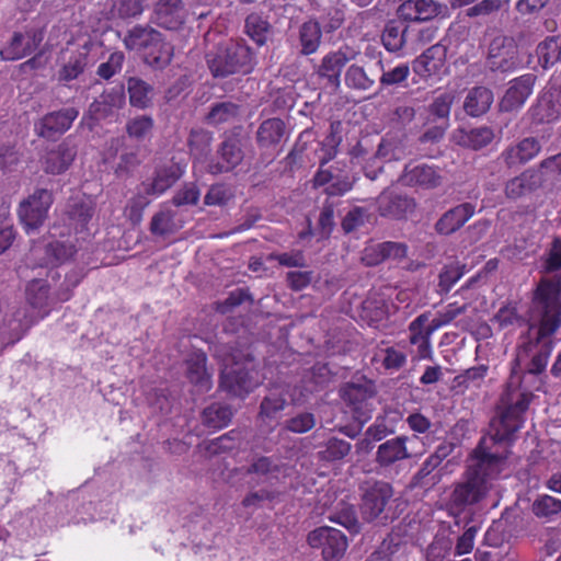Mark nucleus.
<instances>
[{
	"mask_svg": "<svg viewBox=\"0 0 561 561\" xmlns=\"http://www.w3.org/2000/svg\"><path fill=\"white\" fill-rule=\"evenodd\" d=\"M494 139V131L488 126L472 128L461 135L460 145L473 150L489 146Z\"/></svg>",
	"mask_w": 561,
	"mask_h": 561,
	"instance_id": "50",
	"label": "nucleus"
},
{
	"mask_svg": "<svg viewBox=\"0 0 561 561\" xmlns=\"http://www.w3.org/2000/svg\"><path fill=\"white\" fill-rule=\"evenodd\" d=\"M238 435L236 431H230L211 440L208 446L210 456H221V454H231L238 450L240 445V439L237 437Z\"/></svg>",
	"mask_w": 561,
	"mask_h": 561,
	"instance_id": "57",
	"label": "nucleus"
},
{
	"mask_svg": "<svg viewBox=\"0 0 561 561\" xmlns=\"http://www.w3.org/2000/svg\"><path fill=\"white\" fill-rule=\"evenodd\" d=\"M381 75L378 77L380 90L391 87H407V81L411 75V68L408 62H400L392 68L379 69Z\"/></svg>",
	"mask_w": 561,
	"mask_h": 561,
	"instance_id": "48",
	"label": "nucleus"
},
{
	"mask_svg": "<svg viewBox=\"0 0 561 561\" xmlns=\"http://www.w3.org/2000/svg\"><path fill=\"white\" fill-rule=\"evenodd\" d=\"M322 42V28L320 23L310 19L298 28L299 53L302 56L316 54Z\"/></svg>",
	"mask_w": 561,
	"mask_h": 561,
	"instance_id": "35",
	"label": "nucleus"
},
{
	"mask_svg": "<svg viewBox=\"0 0 561 561\" xmlns=\"http://www.w3.org/2000/svg\"><path fill=\"white\" fill-rule=\"evenodd\" d=\"M415 207L414 198L393 191H385L377 198V209L381 217L403 219L413 213Z\"/></svg>",
	"mask_w": 561,
	"mask_h": 561,
	"instance_id": "20",
	"label": "nucleus"
},
{
	"mask_svg": "<svg viewBox=\"0 0 561 561\" xmlns=\"http://www.w3.org/2000/svg\"><path fill=\"white\" fill-rule=\"evenodd\" d=\"M316 426V416L310 412L299 413L285 422V428L293 433H307Z\"/></svg>",
	"mask_w": 561,
	"mask_h": 561,
	"instance_id": "62",
	"label": "nucleus"
},
{
	"mask_svg": "<svg viewBox=\"0 0 561 561\" xmlns=\"http://www.w3.org/2000/svg\"><path fill=\"white\" fill-rule=\"evenodd\" d=\"M427 322L428 316L422 313L409 324V341L412 345L417 347L420 358H428L432 354L431 335L436 329H432L431 322L426 325Z\"/></svg>",
	"mask_w": 561,
	"mask_h": 561,
	"instance_id": "29",
	"label": "nucleus"
},
{
	"mask_svg": "<svg viewBox=\"0 0 561 561\" xmlns=\"http://www.w3.org/2000/svg\"><path fill=\"white\" fill-rule=\"evenodd\" d=\"M437 13V5L433 0H405L398 8V16L403 21H428Z\"/></svg>",
	"mask_w": 561,
	"mask_h": 561,
	"instance_id": "32",
	"label": "nucleus"
},
{
	"mask_svg": "<svg viewBox=\"0 0 561 561\" xmlns=\"http://www.w3.org/2000/svg\"><path fill=\"white\" fill-rule=\"evenodd\" d=\"M77 157V147L67 139L46 151L42 159L43 170L47 174L65 173Z\"/></svg>",
	"mask_w": 561,
	"mask_h": 561,
	"instance_id": "21",
	"label": "nucleus"
},
{
	"mask_svg": "<svg viewBox=\"0 0 561 561\" xmlns=\"http://www.w3.org/2000/svg\"><path fill=\"white\" fill-rule=\"evenodd\" d=\"M240 113V106L233 102H219L211 105L206 122L210 125L218 126L234 121Z\"/></svg>",
	"mask_w": 561,
	"mask_h": 561,
	"instance_id": "49",
	"label": "nucleus"
},
{
	"mask_svg": "<svg viewBox=\"0 0 561 561\" xmlns=\"http://www.w3.org/2000/svg\"><path fill=\"white\" fill-rule=\"evenodd\" d=\"M125 61V55L122 51L112 53L105 62H102L96 70V75L104 79L110 80L116 73L121 72Z\"/></svg>",
	"mask_w": 561,
	"mask_h": 561,
	"instance_id": "60",
	"label": "nucleus"
},
{
	"mask_svg": "<svg viewBox=\"0 0 561 561\" xmlns=\"http://www.w3.org/2000/svg\"><path fill=\"white\" fill-rule=\"evenodd\" d=\"M85 274L83 268H71L64 277L56 268L48 270L45 278H33L25 286V300L27 305L36 310L37 317L28 316L26 311L15 312L14 318L19 321V331L24 335L39 320H43L51 310L60 304L69 301L73 296L75 288L81 283Z\"/></svg>",
	"mask_w": 561,
	"mask_h": 561,
	"instance_id": "2",
	"label": "nucleus"
},
{
	"mask_svg": "<svg viewBox=\"0 0 561 561\" xmlns=\"http://www.w3.org/2000/svg\"><path fill=\"white\" fill-rule=\"evenodd\" d=\"M530 319L528 331L535 330V336L527 335L515 347L508 363L510 373L490 423L493 433L490 437H482L470 456H500L499 451L488 450L486 443L512 442L524 426L535 392L543 391L554 347L552 336L561 328L560 279L540 278L533 291Z\"/></svg>",
	"mask_w": 561,
	"mask_h": 561,
	"instance_id": "1",
	"label": "nucleus"
},
{
	"mask_svg": "<svg viewBox=\"0 0 561 561\" xmlns=\"http://www.w3.org/2000/svg\"><path fill=\"white\" fill-rule=\"evenodd\" d=\"M95 213V207L92 201H80L73 203L70 206L69 216L70 218L80 224L81 226H85Z\"/></svg>",
	"mask_w": 561,
	"mask_h": 561,
	"instance_id": "63",
	"label": "nucleus"
},
{
	"mask_svg": "<svg viewBox=\"0 0 561 561\" xmlns=\"http://www.w3.org/2000/svg\"><path fill=\"white\" fill-rule=\"evenodd\" d=\"M213 133L202 127L192 128L187 139L191 156L196 160L206 158L211 151Z\"/></svg>",
	"mask_w": 561,
	"mask_h": 561,
	"instance_id": "45",
	"label": "nucleus"
},
{
	"mask_svg": "<svg viewBox=\"0 0 561 561\" xmlns=\"http://www.w3.org/2000/svg\"><path fill=\"white\" fill-rule=\"evenodd\" d=\"M286 130L282 118L273 117L263 121L256 130V142L261 149H270L280 144Z\"/></svg>",
	"mask_w": 561,
	"mask_h": 561,
	"instance_id": "33",
	"label": "nucleus"
},
{
	"mask_svg": "<svg viewBox=\"0 0 561 561\" xmlns=\"http://www.w3.org/2000/svg\"><path fill=\"white\" fill-rule=\"evenodd\" d=\"M408 26L397 21H389L381 35L383 47L390 53L400 51L407 43Z\"/></svg>",
	"mask_w": 561,
	"mask_h": 561,
	"instance_id": "46",
	"label": "nucleus"
},
{
	"mask_svg": "<svg viewBox=\"0 0 561 561\" xmlns=\"http://www.w3.org/2000/svg\"><path fill=\"white\" fill-rule=\"evenodd\" d=\"M183 226L184 221L178 219L176 210L162 208L152 216L149 230L156 237H167L178 232Z\"/></svg>",
	"mask_w": 561,
	"mask_h": 561,
	"instance_id": "34",
	"label": "nucleus"
},
{
	"mask_svg": "<svg viewBox=\"0 0 561 561\" xmlns=\"http://www.w3.org/2000/svg\"><path fill=\"white\" fill-rule=\"evenodd\" d=\"M471 459L474 462L467 467L462 480L455 484L449 496L448 505L458 513L479 503L485 496L491 481L502 472L505 458Z\"/></svg>",
	"mask_w": 561,
	"mask_h": 561,
	"instance_id": "3",
	"label": "nucleus"
},
{
	"mask_svg": "<svg viewBox=\"0 0 561 561\" xmlns=\"http://www.w3.org/2000/svg\"><path fill=\"white\" fill-rule=\"evenodd\" d=\"M93 48L94 44L91 41H87L76 48H67L64 54V64L57 73L58 81L76 80L89 66L93 65L95 62V58L91 55Z\"/></svg>",
	"mask_w": 561,
	"mask_h": 561,
	"instance_id": "14",
	"label": "nucleus"
},
{
	"mask_svg": "<svg viewBox=\"0 0 561 561\" xmlns=\"http://www.w3.org/2000/svg\"><path fill=\"white\" fill-rule=\"evenodd\" d=\"M517 46L507 36L494 37L490 45L485 65L492 72H511L517 67Z\"/></svg>",
	"mask_w": 561,
	"mask_h": 561,
	"instance_id": "13",
	"label": "nucleus"
},
{
	"mask_svg": "<svg viewBox=\"0 0 561 561\" xmlns=\"http://www.w3.org/2000/svg\"><path fill=\"white\" fill-rule=\"evenodd\" d=\"M244 32L257 46H264L273 33V26L267 16L252 12L245 19Z\"/></svg>",
	"mask_w": 561,
	"mask_h": 561,
	"instance_id": "39",
	"label": "nucleus"
},
{
	"mask_svg": "<svg viewBox=\"0 0 561 561\" xmlns=\"http://www.w3.org/2000/svg\"><path fill=\"white\" fill-rule=\"evenodd\" d=\"M295 473L293 466L287 463L272 465L271 458H257L249 467L233 468L227 471L225 476L226 482L233 488L248 486L254 489L261 483L271 479H285Z\"/></svg>",
	"mask_w": 561,
	"mask_h": 561,
	"instance_id": "6",
	"label": "nucleus"
},
{
	"mask_svg": "<svg viewBox=\"0 0 561 561\" xmlns=\"http://www.w3.org/2000/svg\"><path fill=\"white\" fill-rule=\"evenodd\" d=\"M218 154L220 161H210L207 167L208 172L220 174L232 171L242 162L244 157L240 139L236 137L225 139L218 149Z\"/></svg>",
	"mask_w": 561,
	"mask_h": 561,
	"instance_id": "24",
	"label": "nucleus"
},
{
	"mask_svg": "<svg viewBox=\"0 0 561 561\" xmlns=\"http://www.w3.org/2000/svg\"><path fill=\"white\" fill-rule=\"evenodd\" d=\"M362 518L368 523L380 519L382 524L388 520L386 506L393 495L390 483L377 480H366L359 485Z\"/></svg>",
	"mask_w": 561,
	"mask_h": 561,
	"instance_id": "7",
	"label": "nucleus"
},
{
	"mask_svg": "<svg viewBox=\"0 0 561 561\" xmlns=\"http://www.w3.org/2000/svg\"><path fill=\"white\" fill-rule=\"evenodd\" d=\"M465 273L466 265L459 262L445 265L438 275V293L448 294Z\"/></svg>",
	"mask_w": 561,
	"mask_h": 561,
	"instance_id": "53",
	"label": "nucleus"
},
{
	"mask_svg": "<svg viewBox=\"0 0 561 561\" xmlns=\"http://www.w3.org/2000/svg\"><path fill=\"white\" fill-rule=\"evenodd\" d=\"M77 248L71 241L54 240L48 242L44 249V265L55 268L73 259Z\"/></svg>",
	"mask_w": 561,
	"mask_h": 561,
	"instance_id": "38",
	"label": "nucleus"
},
{
	"mask_svg": "<svg viewBox=\"0 0 561 561\" xmlns=\"http://www.w3.org/2000/svg\"><path fill=\"white\" fill-rule=\"evenodd\" d=\"M233 412L228 404L214 402L202 413L203 424L213 430H220L230 423Z\"/></svg>",
	"mask_w": 561,
	"mask_h": 561,
	"instance_id": "43",
	"label": "nucleus"
},
{
	"mask_svg": "<svg viewBox=\"0 0 561 561\" xmlns=\"http://www.w3.org/2000/svg\"><path fill=\"white\" fill-rule=\"evenodd\" d=\"M531 115L537 123H551L561 116V85L551 87L531 107Z\"/></svg>",
	"mask_w": 561,
	"mask_h": 561,
	"instance_id": "27",
	"label": "nucleus"
},
{
	"mask_svg": "<svg viewBox=\"0 0 561 561\" xmlns=\"http://www.w3.org/2000/svg\"><path fill=\"white\" fill-rule=\"evenodd\" d=\"M536 53L546 69L561 64V36H548L538 44Z\"/></svg>",
	"mask_w": 561,
	"mask_h": 561,
	"instance_id": "47",
	"label": "nucleus"
},
{
	"mask_svg": "<svg viewBox=\"0 0 561 561\" xmlns=\"http://www.w3.org/2000/svg\"><path fill=\"white\" fill-rule=\"evenodd\" d=\"M377 81L378 70L363 59L351 64L344 73V83L353 91H368Z\"/></svg>",
	"mask_w": 561,
	"mask_h": 561,
	"instance_id": "25",
	"label": "nucleus"
},
{
	"mask_svg": "<svg viewBox=\"0 0 561 561\" xmlns=\"http://www.w3.org/2000/svg\"><path fill=\"white\" fill-rule=\"evenodd\" d=\"M358 55V50L348 45H342L337 49L327 53L314 72L319 79L325 81L327 87L337 90L341 85L343 69L350 61L356 60Z\"/></svg>",
	"mask_w": 561,
	"mask_h": 561,
	"instance_id": "9",
	"label": "nucleus"
},
{
	"mask_svg": "<svg viewBox=\"0 0 561 561\" xmlns=\"http://www.w3.org/2000/svg\"><path fill=\"white\" fill-rule=\"evenodd\" d=\"M185 16L182 0H158L152 11L151 22L159 27L175 31L184 24Z\"/></svg>",
	"mask_w": 561,
	"mask_h": 561,
	"instance_id": "19",
	"label": "nucleus"
},
{
	"mask_svg": "<svg viewBox=\"0 0 561 561\" xmlns=\"http://www.w3.org/2000/svg\"><path fill=\"white\" fill-rule=\"evenodd\" d=\"M206 62L214 78L249 75L256 65V55L244 39H230L207 53Z\"/></svg>",
	"mask_w": 561,
	"mask_h": 561,
	"instance_id": "5",
	"label": "nucleus"
},
{
	"mask_svg": "<svg viewBox=\"0 0 561 561\" xmlns=\"http://www.w3.org/2000/svg\"><path fill=\"white\" fill-rule=\"evenodd\" d=\"M447 47L436 43L423 51L412 62L413 71L423 79L440 78L446 71Z\"/></svg>",
	"mask_w": 561,
	"mask_h": 561,
	"instance_id": "17",
	"label": "nucleus"
},
{
	"mask_svg": "<svg viewBox=\"0 0 561 561\" xmlns=\"http://www.w3.org/2000/svg\"><path fill=\"white\" fill-rule=\"evenodd\" d=\"M408 254V245L402 242L385 241L365 249L363 261L368 266H375L387 259L402 260Z\"/></svg>",
	"mask_w": 561,
	"mask_h": 561,
	"instance_id": "30",
	"label": "nucleus"
},
{
	"mask_svg": "<svg viewBox=\"0 0 561 561\" xmlns=\"http://www.w3.org/2000/svg\"><path fill=\"white\" fill-rule=\"evenodd\" d=\"M536 76L525 73L510 81V85L500 101L502 112H513L519 110L527 99L531 95Z\"/></svg>",
	"mask_w": 561,
	"mask_h": 561,
	"instance_id": "18",
	"label": "nucleus"
},
{
	"mask_svg": "<svg viewBox=\"0 0 561 561\" xmlns=\"http://www.w3.org/2000/svg\"><path fill=\"white\" fill-rule=\"evenodd\" d=\"M541 151V145L536 137H525L515 145L506 147L500 159L507 168L526 164L535 159Z\"/></svg>",
	"mask_w": 561,
	"mask_h": 561,
	"instance_id": "23",
	"label": "nucleus"
},
{
	"mask_svg": "<svg viewBox=\"0 0 561 561\" xmlns=\"http://www.w3.org/2000/svg\"><path fill=\"white\" fill-rule=\"evenodd\" d=\"M402 545L403 537L399 533H390L371 553V559L374 561H391Z\"/></svg>",
	"mask_w": 561,
	"mask_h": 561,
	"instance_id": "55",
	"label": "nucleus"
},
{
	"mask_svg": "<svg viewBox=\"0 0 561 561\" xmlns=\"http://www.w3.org/2000/svg\"><path fill=\"white\" fill-rule=\"evenodd\" d=\"M443 460L444 458H427L412 478L411 486L427 490L436 485L444 476V468H440Z\"/></svg>",
	"mask_w": 561,
	"mask_h": 561,
	"instance_id": "37",
	"label": "nucleus"
},
{
	"mask_svg": "<svg viewBox=\"0 0 561 561\" xmlns=\"http://www.w3.org/2000/svg\"><path fill=\"white\" fill-rule=\"evenodd\" d=\"M330 520L340 524L352 535L360 531L362 525L353 506L345 507L330 517Z\"/></svg>",
	"mask_w": 561,
	"mask_h": 561,
	"instance_id": "61",
	"label": "nucleus"
},
{
	"mask_svg": "<svg viewBox=\"0 0 561 561\" xmlns=\"http://www.w3.org/2000/svg\"><path fill=\"white\" fill-rule=\"evenodd\" d=\"M154 121L149 115H137L127 121L125 130L129 138L142 141L151 135Z\"/></svg>",
	"mask_w": 561,
	"mask_h": 561,
	"instance_id": "52",
	"label": "nucleus"
},
{
	"mask_svg": "<svg viewBox=\"0 0 561 561\" xmlns=\"http://www.w3.org/2000/svg\"><path fill=\"white\" fill-rule=\"evenodd\" d=\"M531 511L539 518L552 519L561 515V500L550 495L538 496L531 505Z\"/></svg>",
	"mask_w": 561,
	"mask_h": 561,
	"instance_id": "56",
	"label": "nucleus"
},
{
	"mask_svg": "<svg viewBox=\"0 0 561 561\" xmlns=\"http://www.w3.org/2000/svg\"><path fill=\"white\" fill-rule=\"evenodd\" d=\"M78 115L79 111L76 107L49 112L35 123V133L41 138L56 140L71 128Z\"/></svg>",
	"mask_w": 561,
	"mask_h": 561,
	"instance_id": "16",
	"label": "nucleus"
},
{
	"mask_svg": "<svg viewBox=\"0 0 561 561\" xmlns=\"http://www.w3.org/2000/svg\"><path fill=\"white\" fill-rule=\"evenodd\" d=\"M401 181L409 186L435 188L442 183V175L437 168L425 163L404 168Z\"/></svg>",
	"mask_w": 561,
	"mask_h": 561,
	"instance_id": "28",
	"label": "nucleus"
},
{
	"mask_svg": "<svg viewBox=\"0 0 561 561\" xmlns=\"http://www.w3.org/2000/svg\"><path fill=\"white\" fill-rule=\"evenodd\" d=\"M201 197V191L196 183L187 182L175 192L171 199V204L175 207L181 206H194L198 203Z\"/></svg>",
	"mask_w": 561,
	"mask_h": 561,
	"instance_id": "59",
	"label": "nucleus"
},
{
	"mask_svg": "<svg viewBox=\"0 0 561 561\" xmlns=\"http://www.w3.org/2000/svg\"><path fill=\"white\" fill-rule=\"evenodd\" d=\"M502 9V0H480L468 7L463 15L468 19H484Z\"/></svg>",
	"mask_w": 561,
	"mask_h": 561,
	"instance_id": "58",
	"label": "nucleus"
},
{
	"mask_svg": "<svg viewBox=\"0 0 561 561\" xmlns=\"http://www.w3.org/2000/svg\"><path fill=\"white\" fill-rule=\"evenodd\" d=\"M489 373V366L485 364H480L478 366L470 367L457 375L454 379L455 383L458 387L469 389V388H480Z\"/></svg>",
	"mask_w": 561,
	"mask_h": 561,
	"instance_id": "54",
	"label": "nucleus"
},
{
	"mask_svg": "<svg viewBox=\"0 0 561 561\" xmlns=\"http://www.w3.org/2000/svg\"><path fill=\"white\" fill-rule=\"evenodd\" d=\"M53 193L46 188H37L21 202L18 215L26 233L37 230L45 221L53 204Z\"/></svg>",
	"mask_w": 561,
	"mask_h": 561,
	"instance_id": "8",
	"label": "nucleus"
},
{
	"mask_svg": "<svg viewBox=\"0 0 561 561\" xmlns=\"http://www.w3.org/2000/svg\"><path fill=\"white\" fill-rule=\"evenodd\" d=\"M259 385L257 371L252 367L236 365L220 374L219 388L233 398H247Z\"/></svg>",
	"mask_w": 561,
	"mask_h": 561,
	"instance_id": "12",
	"label": "nucleus"
},
{
	"mask_svg": "<svg viewBox=\"0 0 561 561\" xmlns=\"http://www.w3.org/2000/svg\"><path fill=\"white\" fill-rule=\"evenodd\" d=\"M286 405L287 391L278 388L271 390L261 401L259 417L263 423L273 426L277 424L280 412L284 411Z\"/></svg>",
	"mask_w": 561,
	"mask_h": 561,
	"instance_id": "31",
	"label": "nucleus"
},
{
	"mask_svg": "<svg viewBox=\"0 0 561 561\" xmlns=\"http://www.w3.org/2000/svg\"><path fill=\"white\" fill-rule=\"evenodd\" d=\"M127 91L133 107L145 110L151 105L153 88L145 80L130 77L127 80Z\"/></svg>",
	"mask_w": 561,
	"mask_h": 561,
	"instance_id": "42",
	"label": "nucleus"
},
{
	"mask_svg": "<svg viewBox=\"0 0 561 561\" xmlns=\"http://www.w3.org/2000/svg\"><path fill=\"white\" fill-rule=\"evenodd\" d=\"M476 214V205L465 202L445 211L435 222V231L440 236H450L460 230Z\"/></svg>",
	"mask_w": 561,
	"mask_h": 561,
	"instance_id": "22",
	"label": "nucleus"
},
{
	"mask_svg": "<svg viewBox=\"0 0 561 561\" xmlns=\"http://www.w3.org/2000/svg\"><path fill=\"white\" fill-rule=\"evenodd\" d=\"M537 187L538 174L531 170H526L506 182L504 193L508 199H517Z\"/></svg>",
	"mask_w": 561,
	"mask_h": 561,
	"instance_id": "41",
	"label": "nucleus"
},
{
	"mask_svg": "<svg viewBox=\"0 0 561 561\" xmlns=\"http://www.w3.org/2000/svg\"><path fill=\"white\" fill-rule=\"evenodd\" d=\"M185 168L176 162L157 168L151 182L144 184L146 195H162L183 176Z\"/></svg>",
	"mask_w": 561,
	"mask_h": 561,
	"instance_id": "26",
	"label": "nucleus"
},
{
	"mask_svg": "<svg viewBox=\"0 0 561 561\" xmlns=\"http://www.w3.org/2000/svg\"><path fill=\"white\" fill-rule=\"evenodd\" d=\"M308 545L321 551L324 561H339L345 554L348 542L346 536L339 529L321 526L311 530L307 536Z\"/></svg>",
	"mask_w": 561,
	"mask_h": 561,
	"instance_id": "11",
	"label": "nucleus"
},
{
	"mask_svg": "<svg viewBox=\"0 0 561 561\" xmlns=\"http://www.w3.org/2000/svg\"><path fill=\"white\" fill-rule=\"evenodd\" d=\"M373 364H380L387 373H396L407 364V354L393 346L379 348L371 358Z\"/></svg>",
	"mask_w": 561,
	"mask_h": 561,
	"instance_id": "44",
	"label": "nucleus"
},
{
	"mask_svg": "<svg viewBox=\"0 0 561 561\" xmlns=\"http://www.w3.org/2000/svg\"><path fill=\"white\" fill-rule=\"evenodd\" d=\"M145 11V0H114L113 16L121 20H138Z\"/></svg>",
	"mask_w": 561,
	"mask_h": 561,
	"instance_id": "51",
	"label": "nucleus"
},
{
	"mask_svg": "<svg viewBox=\"0 0 561 561\" xmlns=\"http://www.w3.org/2000/svg\"><path fill=\"white\" fill-rule=\"evenodd\" d=\"M493 103V92L486 87L472 88L465 100L463 108L467 114L478 117L486 113Z\"/></svg>",
	"mask_w": 561,
	"mask_h": 561,
	"instance_id": "40",
	"label": "nucleus"
},
{
	"mask_svg": "<svg viewBox=\"0 0 561 561\" xmlns=\"http://www.w3.org/2000/svg\"><path fill=\"white\" fill-rule=\"evenodd\" d=\"M207 357L205 353H194L186 359V377L191 383L202 391L211 388L210 375L206 368Z\"/></svg>",
	"mask_w": 561,
	"mask_h": 561,
	"instance_id": "36",
	"label": "nucleus"
},
{
	"mask_svg": "<svg viewBox=\"0 0 561 561\" xmlns=\"http://www.w3.org/2000/svg\"><path fill=\"white\" fill-rule=\"evenodd\" d=\"M21 162V153L15 148V146L11 145H1L0 146V169L7 172H13L16 170L18 165Z\"/></svg>",
	"mask_w": 561,
	"mask_h": 561,
	"instance_id": "64",
	"label": "nucleus"
},
{
	"mask_svg": "<svg viewBox=\"0 0 561 561\" xmlns=\"http://www.w3.org/2000/svg\"><path fill=\"white\" fill-rule=\"evenodd\" d=\"M126 50L134 51L145 65L162 70L168 67L174 56V46L152 25L137 23L128 28L123 37Z\"/></svg>",
	"mask_w": 561,
	"mask_h": 561,
	"instance_id": "4",
	"label": "nucleus"
},
{
	"mask_svg": "<svg viewBox=\"0 0 561 561\" xmlns=\"http://www.w3.org/2000/svg\"><path fill=\"white\" fill-rule=\"evenodd\" d=\"M45 37V30L38 26H25L13 32L8 43L0 49L3 60L14 61L35 53Z\"/></svg>",
	"mask_w": 561,
	"mask_h": 561,
	"instance_id": "10",
	"label": "nucleus"
},
{
	"mask_svg": "<svg viewBox=\"0 0 561 561\" xmlns=\"http://www.w3.org/2000/svg\"><path fill=\"white\" fill-rule=\"evenodd\" d=\"M374 397L375 391L363 385L347 383L341 390V398L350 409L353 419L360 424L371 419Z\"/></svg>",
	"mask_w": 561,
	"mask_h": 561,
	"instance_id": "15",
	"label": "nucleus"
}]
</instances>
